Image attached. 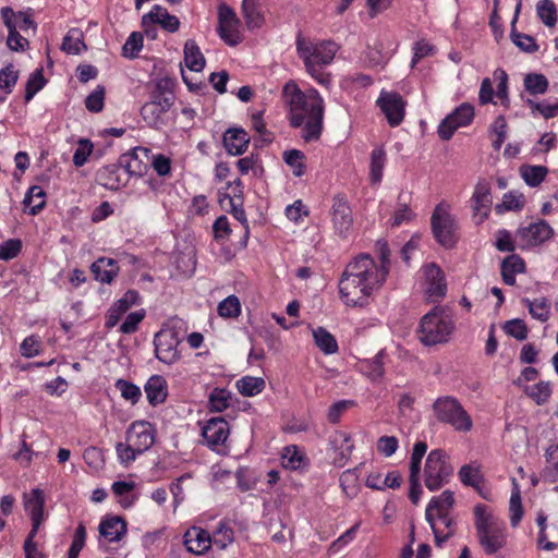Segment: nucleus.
I'll use <instances>...</instances> for the list:
<instances>
[{"mask_svg": "<svg viewBox=\"0 0 558 558\" xmlns=\"http://www.w3.org/2000/svg\"><path fill=\"white\" fill-rule=\"evenodd\" d=\"M379 257L367 254L350 262L339 281V292L349 306H362L368 298L385 283L390 270L389 250L385 243L379 246Z\"/></svg>", "mask_w": 558, "mask_h": 558, "instance_id": "nucleus-1", "label": "nucleus"}, {"mask_svg": "<svg viewBox=\"0 0 558 558\" xmlns=\"http://www.w3.org/2000/svg\"><path fill=\"white\" fill-rule=\"evenodd\" d=\"M283 96L289 104L291 126L301 129V136L306 142L318 140L325 111L319 93L315 88L302 90L294 82H288Z\"/></svg>", "mask_w": 558, "mask_h": 558, "instance_id": "nucleus-2", "label": "nucleus"}, {"mask_svg": "<svg viewBox=\"0 0 558 558\" xmlns=\"http://www.w3.org/2000/svg\"><path fill=\"white\" fill-rule=\"evenodd\" d=\"M296 49L300 58L303 60L307 73L319 84H327L329 78L320 71L323 66L330 64L338 51V46L333 41H311L310 39L299 37Z\"/></svg>", "mask_w": 558, "mask_h": 558, "instance_id": "nucleus-3", "label": "nucleus"}, {"mask_svg": "<svg viewBox=\"0 0 558 558\" xmlns=\"http://www.w3.org/2000/svg\"><path fill=\"white\" fill-rule=\"evenodd\" d=\"M475 529L478 542L486 554H495L507 543L505 522L495 515L485 505L474 508Z\"/></svg>", "mask_w": 558, "mask_h": 558, "instance_id": "nucleus-4", "label": "nucleus"}, {"mask_svg": "<svg viewBox=\"0 0 558 558\" xmlns=\"http://www.w3.org/2000/svg\"><path fill=\"white\" fill-rule=\"evenodd\" d=\"M454 505V495L451 490H445L439 496L430 499L425 511L426 521L429 523L436 545L442 544L451 536V523L449 511Z\"/></svg>", "mask_w": 558, "mask_h": 558, "instance_id": "nucleus-5", "label": "nucleus"}, {"mask_svg": "<svg viewBox=\"0 0 558 558\" xmlns=\"http://www.w3.org/2000/svg\"><path fill=\"white\" fill-rule=\"evenodd\" d=\"M453 328L451 315L436 306L421 318L417 336L424 345H436L447 342Z\"/></svg>", "mask_w": 558, "mask_h": 558, "instance_id": "nucleus-6", "label": "nucleus"}, {"mask_svg": "<svg viewBox=\"0 0 558 558\" xmlns=\"http://www.w3.org/2000/svg\"><path fill=\"white\" fill-rule=\"evenodd\" d=\"M433 411L439 422L449 424L457 432L468 433L473 427L471 416L454 397L437 398L433 403Z\"/></svg>", "mask_w": 558, "mask_h": 558, "instance_id": "nucleus-7", "label": "nucleus"}, {"mask_svg": "<svg viewBox=\"0 0 558 558\" xmlns=\"http://www.w3.org/2000/svg\"><path fill=\"white\" fill-rule=\"evenodd\" d=\"M453 468L448 462L447 456L441 450H432L425 463V486L434 492L447 483L452 475Z\"/></svg>", "mask_w": 558, "mask_h": 558, "instance_id": "nucleus-8", "label": "nucleus"}, {"mask_svg": "<svg viewBox=\"0 0 558 558\" xmlns=\"http://www.w3.org/2000/svg\"><path fill=\"white\" fill-rule=\"evenodd\" d=\"M457 228V221L450 213L449 205L445 203L437 205L432 216V229L437 242L445 247L453 246Z\"/></svg>", "mask_w": 558, "mask_h": 558, "instance_id": "nucleus-9", "label": "nucleus"}, {"mask_svg": "<svg viewBox=\"0 0 558 558\" xmlns=\"http://www.w3.org/2000/svg\"><path fill=\"white\" fill-rule=\"evenodd\" d=\"M554 236V229L545 220L522 226L515 231V243L519 250L531 251L542 246Z\"/></svg>", "mask_w": 558, "mask_h": 558, "instance_id": "nucleus-10", "label": "nucleus"}, {"mask_svg": "<svg viewBox=\"0 0 558 558\" xmlns=\"http://www.w3.org/2000/svg\"><path fill=\"white\" fill-rule=\"evenodd\" d=\"M179 333L174 328L165 326L155 335V354L156 357L165 364H173L179 357L178 345L180 343Z\"/></svg>", "mask_w": 558, "mask_h": 558, "instance_id": "nucleus-11", "label": "nucleus"}, {"mask_svg": "<svg viewBox=\"0 0 558 558\" xmlns=\"http://www.w3.org/2000/svg\"><path fill=\"white\" fill-rule=\"evenodd\" d=\"M230 435L229 423L223 417H211L204 422L202 436L207 447L214 451L222 452Z\"/></svg>", "mask_w": 558, "mask_h": 558, "instance_id": "nucleus-12", "label": "nucleus"}, {"mask_svg": "<svg viewBox=\"0 0 558 558\" xmlns=\"http://www.w3.org/2000/svg\"><path fill=\"white\" fill-rule=\"evenodd\" d=\"M474 118V107L469 102H463L448 114L438 126V135L440 138L448 141L454 132L468 126Z\"/></svg>", "mask_w": 558, "mask_h": 558, "instance_id": "nucleus-13", "label": "nucleus"}, {"mask_svg": "<svg viewBox=\"0 0 558 558\" xmlns=\"http://www.w3.org/2000/svg\"><path fill=\"white\" fill-rule=\"evenodd\" d=\"M423 271V291L429 302H438L447 293V282L444 271L434 263L427 264L422 268Z\"/></svg>", "mask_w": 558, "mask_h": 558, "instance_id": "nucleus-14", "label": "nucleus"}, {"mask_svg": "<svg viewBox=\"0 0 558 558\" xmlns=\"http://www.w3.org/2000/svg\"><path fill=\"white\" fill-rule=\"evenodd\" d=\"M470 204L474 222L483 223L488 218L493 205L492 189L487 181L481 180L476 183Z\"/></svg>", "mask_w": 558, "mask_h": 558, "instance_id": "nucleus-15", "label": "nucleus"}, {"mask_svg": "<svg viewBox=\"0 0 558 558\" xmlns=\"http://www.w3.org/2000/svg\"><path fill=\"white\" fill-rule=\"evenodd\" d=\"M330 216L335 232L341 238H348L353 228V217L351 207L343 196L333 197Z\"/></svg>", "mask_w": 558, "mask_h": 558, "instance_id": "nucleus-16", "label": "nucleus"}, {"mask_svg": "<svg viewBox=\"0 0 558 558\" xmlns=\"http://www.w3.org/2000/svg\"><path fill=\"white\" fill-rule=\"evenodd\" d=\"M219 35L229 46H236L241 40L240 22L233 12L227 5L219 8Z\"/></svg>", "mask_w": 558, "mask_h": 558, "instance_id": "nucleus-17", "label": "nucleus"}, {"mask_svg": "<svg viewBox=\"0 0 558 558\" xmlns=\"http://www.w3.org/2000/svg\"><path fill=\"white\" fill-rule=\"evenodd\" d=\"M45 494L39 488L24 494V508L31 517L33 535L38 534L39 527L45 521Z\"/></svg>", "mask_w": 558, "mask_h": 558, "instance_id": "nucleus-18", "label": "nucleus"}, {"mask_svg": "<svg viewBox=\"0 0 558 558\" xmlns=\"http://www.w3.org/2000/svg\"><path fill=\"white\" fill-rule=\"evenodd\" d=\"M126 440L141 453L147 451L154 444L155 435L150 423L137 421L132 423L126 432Z\"/></svg>", "mask_w": 558, "mask_h": 558, "instance_id": "nucleus-19", "label": "nucleus"}, {"mask_svg": "<svg viewBox=\"0 0 558 558\" xmlns=\"http://www.w3.org/2000/svg\"><path fill=\"white\" fill-rule=\"evenodd\" d=\"M183 544L191 554L202 556L211 548L210 532L197 525L189 527L183 535Z\"/></svg>", "mask_w": 558, "mask_h": 558, "instance_id": "nucleus-20", "label": "nucleus"}, {"mask_svg": "<svg viewBox=\"0 0 558 558\" xmlns=\"http://www.w3.org/2000/svg\"><path fill=\"white\" fill-rule=\"evenodd\" d=\"M377 105L391 126H397L402 122L404 117V102L400 95L383 92L377 99Z\"/></svg>", "mask_w": 558, "mask_h": 558, "instance_id": "nucleus-21", "label": "nucleus"}, {"mask_svg": "<svg viewBox=\"0 0 558 558\" xmlns=\"http://www.w3.org/2000/svg\"><path fill=\"white\" fill-rule=\"evenodd\" d=\"M140 303V295L135 290L126 291L117 300L106 313L105 326L108 329L116 327L121 317L133 306Z\"/></svg>", "mask_w": 558, "mask_h": 558, "instance_id": "nucleus-22", "label": "nucleus"}, {"mask_svg": "<svg viewBox=\"0 0 558 558\" xmlns=\"http://www.w3.org/2000/svg\"><path fill=\"white\" fill-rule=\"evenodd\" d=\"M155 24L160 25L167 32L174 33L179 29L180 21L175 15L169 14L167 9L156 4L142 17L144 28L148 29Z\"/></svg>", "mask_w": 558, "mask_h": 558, "instance_id": "nucleus-23", "label": "nucleus"}, {"mask_svg": "<svg viewBox=\"0 0 558 558\" xmlns=\"http://www.w3.org/2000/svg\"><path fill=\"white\" fill-rule=\"evenodd\" d=\"M231 194L221 195L219 202L222 207L230 206L233 217L243 225L247 223L245 211L242 207V182L240 179L234 180L229 184Z\"/></svg>", "mask_w": 558, "mask_h": 558, "instance_id": "nucleus-24", "label": "nucleus"}, {"mask_svg": "<svg viewBox=\"0 0 558 558\" xmlns=\"http://www.w3.org/2000/svg\"><path fill=\"white\" fill-rule=\"evenodd\" d=\"M147 401L150 405L162 404L168 397V383L161 375H151L144 385Z\"/></svg>", "mask_w": 558, "mask_h": 558, "instance_id": "nucleus-25", "label": "nucleus"}, {"mask_svg": "<svg viewBox=\"0 0 558 558\" xmlns=\"http://www.w3.org/2000/svg\"><path fill=\"white\" fill-rule=\"evenodd\" d=\"M233 522L228 519L220 520L215 529L210 532V539L213 546L219 550H226L234 541V526Z\"/></svg>", "mask_w": 558, "mask_h": 558, "instance_id": "nucleus-26", "label": "nucleus"}, {"mask_svg": "<svg viewBox=\"0 0 558 558\" xmlns=\"http://www.w3.org/2000/svg\"><path fill=\"white\" fill-rule=\"evenodd\" d=\"M2 20L9 33L22 32L28 34L34 28V23L26 13L14 12L9 8L2 9Z\"/></svg>", "mask_w": 558, "mask_h": 558, "instance_id": "nucleus-27", "label": "nucleus"}, {"mask_svg": "<svg viewBox=\"0 0 558 558\" xmlns=\"http://www.w3.org/2000/svg\"><path fill=\"white\" fill-rule=\"evenodd\" d=\"M522 7V0H517L515 10H514V16L511 21V33L510 37L512 43L523 52L526 53H534L538 50V45L536 44L534 37L522 34L515 31V23L518 21L520 11Z\"/></svg>", "mask_w": 558, "mask_h": 558, "instance_id": "nucleus-28", "label": "nucleus"}, {"mask_svg": "<svg viewBox=\"0 0 558 558\" xmlns=\"http://www.w3.org/2000/svg\"><path fill=\"white\" fill-rule=\"evenodd\" d=\"M250 143L247 133L242 129H230L223 135L226 150L233 156L242 155Z\"/></svg>", "mask_w": 558, "mask_h": 558, "instance_id": "nucleus-29", "label": "nucleus"}, {"mask_svg": "<svg viewBox=\"0 0 558 558\" xmlns=\"http://www.w3.org/2000/svg\"><path fill=\"white\" fill-rule=\"evenodd\" d=\"M330 445L338 453V457L335 458V463L340 466L344 465L353 451L351 436L345 432L338 430L331 436Z\"/></svg>", "mask_w": 558, "mask_h": 558, "instance_id": "nucleus-30", "label": "nucleus"}, {"mask_svg": "<svg viewBox=\"0 0 558 558\" xmlns=\"http://www.w3.org/2000/svg\"><path fill=\"white\" fill-rule=\"evenodd\" d=\"M90 270L96 280L110 283L117 277L119 266L114 259L101 257L92 264Z\"/></svg>", "mask_w": 558, "mask_h": 558, "instance_id": "nucleus-31", "label": "nucleus"}, {"mask_svg": "<svg viewBox=\"0 0 558 558\" xmlns=\"http://www.w3.org/2000/svg\"><path fill=\"white\" fill-rule=\"evenodd\" d=\"M99 532L108 542H119L126 533V523L119 517L108 518L101 521Z\"/></svg>", "mask_w": 558, "mask_h": 558, "instance_id": "nucleus-32", "label": "nucleus"}, {"mask_svg": "<svg viewBox=\"0 0 558 558\" xmlns=\"http://www.w3.org/2000/svg\"><path fill=\"white\" fill-rule=\"evenodd\" d=\"M135 487L136 484L133 481H117L112 484V493L118 498V502L121 507L126 509L135 504L137 499V496L134 494Z\"/></svg>", "mask_w": 558, "mask_h": 558, "instance_id": "nucleus-33", "label": "nucleus"}, {"mask_svg": "<svg viewBox=\"0 0 558 558\" xmlns=\"http://www.w3.org/2000/svg\"><path fill=\"white\" fill-rule=\"evenodd\" d=\"M521 303L529 310L530 315L541 322L546 323L550 317L551 304L542 296L531 300L529 298L522 299Z\"/></svg>", "mask_w": 558, "mask_h": 558, "instance_id": "nucleus-34", "label": "nucleus"}, {"mask_svg": "<svg viewBox=\"0 0 558 558\" xmlns=\"http://www.w3.org/2000/svg\"><path fill=\"white\" fill-rule=\"evenodd\" d=\"M525 271L524 260L515 254L506 257L501 264L502 280L508 286L515 283V275Z\"/></svg>", "mask_w": 558, "mask_h": 558, "instance_id": "nucleus-35", "label": "nucleus"}, {"mask_svg": "<svg viewBox=\"0 0 558 558\" xmlns=\"http://www.w3.org/2000/svg\"><path fill=\"white\" fill-rule=\"evenodd\" d=\"M46 192L39 185L31 186L24 197V210L31 215L38 214L46 205Z\"/></svg>", "mask_w": 558, "mask_h": 558, "instance_id": "nucleus-36", "label": "nucleus"}, {"mask_svg": "<svg viewBox=\"0 0 558 558\" xmlns=\"http://www.w3.org/2000/svg\"><path fill=\"white\" fill-rule=\"evenodd\" d=\"M184 62L185 65L194 72H201L205 66V58L203 53L201 52L199 47L197 44L189 39L184 45Z\"/></svg>", "mask_w": 558, "mask_h": 558, "instance_id": "nucleus-37", "label": "nucleus"}, {"mask_svg": "<svg viewBox=\"0 0 558 558\" xmlns=\"http://www.w3.org/2000/svg\"><path fill=\"white\" fill-rule=\"evenodd\" d=\"M238 391L244 397H255L266 387L265 379L256 376H243L235 381Z\"/></svg>", "mask_w": 558, "mask_h": 558, "instance_id": "nucleus-38", "label": "nucleus"}, {"mask_svg": "<svg viewBox=\"0 0 558 558\" xmlns=\"http://www.w3.org/2000/svg\"><path fill=\"white\" fill-rule=\"evenodd\" d=\"M548 169L545 166L523 165L520 167V175L531 187L538 186L546 178Z\"/></svg>", "mask_w": 558, "mask_h": 558, "instance_id": "nucleus-39", "label": "nucleus"}, {"mask_svg": "<svg viewBox=\"0 0 558 558\" xmlns=\"http://www.w3.org/2000/svg\"><path fill=\"white\" fill-rule=\"evenodd\" d=\"M232 402V393L225 388H215L208 396V408L211 412H222Z\"/></svg>", "mask_w": 558, "mask_h": 558, "instance_id": "nucleus-40", "label": "nucleus"}, {"mask_svg": "<svg viewBox=\"0 0 558 558\" xmlns=\"http://www.w3.org/2000/svg\"><path fill=\"white\" fill-rule=\"evenodd\" d=\"M313 338L319 350L327 355L333 354L338 351V343L336 338L323 327L313 329Z\"/></svg>", "mask_w": 558, "mask_h": 558, "instance_id": "nucleus-41", "label": "nucleus"}, {"mask_svg": "<svg viewBox=\"0 0 558 558\" xmlns=\"http://www.w3.org/2000/svg\"><path fill=\"white\" fill-rule=\"evenodd\" d=\"M524 392L538 405L546 404L553 393L550 381L541 380L537 384L526 386Z\"/></svg>", "mask_w": 558, "mask_h": 558, "instance_id": "nucleus-42", "label": "nucleus"}, {"mask_svg": "<svg viewBox=\"0 0 558 558\" xmlns=\"http://www.w3.org/2000/svg\"><path fill=\"white\" fill-rule=\"evenodd\" d=\"M86 49L83 33L78 28H71L62 43V50L69 54H78Z\"/></svg>", "mask_w": 558, "mask_h": 558, "instance_id": "nucleus-43", "label": "nucleus"}, {"mask_svg": "<svg viewBox=\"0 0 558 558\" xmlns=\"http://www.w3.org/2000/svg\"><path fill=\"white\" fill-rule=\"evenodd\" d=\"M141 114L149 126L159 128L165 123V107H158V105L151 101L146 102L142 107Z\"/></svg>", "mask_w": 558, "mask_h": 558, "instance_id": "nucleus-44", "label": "nucleus"}, {"mask_svg": "<svg viewBox=\"0 0 558 558\" xmlns=\"http://www.w3.org/2000/svg\"><path fill=\"white\" fill-rule=\"evenodd\" d=\"M386 163V153L383 147H376L371 154V169L369 177L374 184H377L383 179V171Z\"/></svg>", "mask_w": 558, "mask_h": 558, "instance_id": "nucleus-45", "label": "nucleus"}, {"mask_svg": "<svg viewBox=\"0 0 558 558\" xmlns=\"http://www.w3.org/2000/svg\"><path fill=\"white\" fill-rule=\"evenodd\" d=\"M509 513H510V523L513 527L519 525L520 521L523 517V508L521 500V492L518 483L513 481V487L511 490L510 501H509Z\"/></svg>", "mask_w": 558, "mask_h": 558, "instance_id": "nucleus-46", "label": "nucleus"}, {"mask_svg": "<svg viewBox=\"0 0 558 558\" xmlns=\"http://www.w3.org/2000/svg\"><path fill=\"white\" fill-rule=\"evenodd\" d=\"M536 14L547 27H554L557 23V8L551 0H539L536 3Z\"/></svg>", "mask_w": 558, "mask_h": 558, "instance_id": "nucleus-47", "label": "nucleus"}, {"mask_svg": "<svg viewBox=\"0 0 558 558\" xmlns=\"http://www.w3.org/2000/svg\"><path fill=\"white\" fill-rule=\"evenodd\" d=\"M384 352L380 351L374 359L365 360L360 363L361 371L371 379L377 380L384 376L385 369L383 364Z\"/></svg>", "mask_w": 558, "mask_h": 558, "instance_id": "nucleus-48", "label": "nucleus"}, {"mask_svg": "<svg viewBox=\"0 0 558 558\" xmlns=\"http://www.w3.org/2000/svg\"><path fill=\"white\" fill-rule=\"evenodd\" d=\"M304 462V454L299 447L291 445L283 448L281 453V464L284 469L298 470Z\"/></svg>", "mask_w": 558, "mask_h": 558, "instance_id": "nucleus-49", "label": "nucleus"}, {"mask_svg": "<svg viewBox=\"0 0 558 558\" xmlns=\"http://www.w3.org/2000/svg\"><path fill=\"white\" fill-rule=\"evenodd\" d=\"M525 203L523 194L510 191L502 196V201L500 204H497L495 209L498 214H502L504 211L509 210H520L523 208Z\"/></svg>", "mask_w": 558, "mask_h": 558, "instance_id": "nucleus-50", "label": "nucleus"}, {"mask_svg": "<svg viewBox=\"0 0 558 558\" xmlns=\"http://www.w3.org/2000/svg\"><path fill=\"white\" fill-rule=\"evenodd\" d=\"M459 477L464 485L478 486L483 480L480 464L472 462L463 465L459 471Z\"/></svg>", "mask_w": 558, "mask_h": 558, "instance_id": "nucleus-51", "label": "nucleus"}, {"mask_svg": "<svg viewBox=\"0 0 558 558\" xmlns=\"http://www.w3.org/2000/svg\"><path fill=\"white\" fill-rule=\"evenodd\" d=\"M524 88L532 95H543L548 88V80L543 74H526L523 81Z\"/></svg>", "mask_w": 558, "mask_h": 558, "instance_id": "nucleus-52", "label": "nucleus"}, {"mask_svg": "<svg viewBox=\"0 0 558 558\" xmlns=\"http://www.w3.org/2000/svg\"><path fill=\"white\" fill-rule=\"evenodd\" d=\"M116 388L120 391L121 397L131 404H136L142 397L141 388L129 380L118 379Z\"/></svg>", "mask_w": 558, "mask_h": 558, "instance_id": "nucleus-53", "label": "nucleus"}, {"mask_svg": "<svg viewBox=\"0 0 558 558\" xmlns=\"http://www.w3.org/2000/svg\"><path fill=\"white\" fill-rule=\"evenodd\" d=\"M217 312L223 318H236L241 314L240 300L235 295H229L219 302Z\"/></svg>", "mask_w": 558, "mask_h": 558, "instance_id": "nucleus-54", "label": "nucleus"}, {"mask_svg": "<svg viewBox=\"0 0 558 558\" xmlns=\"http://www.w3.org/2000/svg\"><path fill=\"white\" fill-rule=\"evenodd\" d=\"M46 80L41 69L35 70L28 77L25 87V100L29 101L33 97L44 88Z\"/></svg>", "mask_w": 558, "mask_h": 558, "instance_id": "nucleus-55", "label": "nucleus"}, {"mask_svg": "<svg viewBox=\"0 0 558 558\" xmlns=\"http://www.w3.org/2000/svg\"><path fill=\"white\" fill-rule=\"evenodd\" d=\"M242 10L246 24L250 28L259 27L262 25L263 15L257 10L254 0H243Z\"/></svg>", "mask_w": 558, "mask_h": 558, "instance_id": "nucleus-56", "label": "nucleus"}, {"mask_svg": "<svg viewBox=\"0 0 558 558\" xmlns=\"http://www.w3.org/2000/svg\"><path fill=\"white\" fill-rule=\"evenodd\" d=\"M340 486L344 493V495L349 498H354L357 495V475L355 471L347 470L344 471L339 478Z\"/></svg>", "mask_w": 558, "mask_h": 558, "instance_id": "nucleus-57", "label": "nucleus"}, {"mask_svg": "<svg viewBox=\"0 0 558 558\" xmlns=\"http://www.w3.org/2000/svg\"><path fill=\"white\" fill-rule=\"evenodd\" d=\"M94 149V144L87 138H80L77 142V147L75 148L73 155V163L75 167H83L88 157L92 155Z\"/></svg>", "mask_w": 558, "mask_h": 558, "instance_id": "nucleus-58", "label": "nucleus"}, {"mask_svg": "<svg viewBox=\"0 0 558 558\" xmlns=\"http://www.w3.org/2000/svg\"><path fill=\"white\" fill-rule=\"evenodd\" d=\"M360 526H361V521H357L352 527L347 530L336 541H333L328 548V554L335 555L339 550H341L344 546H347L349 543H351L354 539L355 533L357 532Z\"/></svg>", "mask_w": 558, "mask_h": 558, "instance_id": "nucleus-59", "label": "nucleus"}, {"mask_svg": "<svg viewBox=\"0 0 558 558\" xmlns=\"http://www.w3.org/2000/svg\"><path fill=\"white\" fill-rule=\"evenodd\" d=\"M283 160L291 167L295 177H301L304 173V154L296 149L284 151Z\"/></svg>", "mask_w": 558, "mask_h": 558, "instance_id": "nucleus-60", "label": "nucleus"}, {"mask_svg": "<svg viewBox=\"0 0 558 558\" xmlns=\"http://www.w3.org/2000/svg\"><path fill=\"white\" fill-rule=\"evenodd\" d=\"M527 106L532 110V112H538L545 119L554 118L558 114V100L555 102L542 101L537 102L531 99L526 100Z\"/></svg>", "mask_w": 558, "mask_h": 558, "instance_id": "nucleus-61", "label": "nucleus"}, {"mask_svg": "<svg viewBox=\"0 0 558 558\" xmlns=\"http://www.w3.org/2000/svg\"><path fill=\"white\" fill-rule=\"evenodd\" d=\"M143 48V36L133 32L122 47V54L126 58H136Z\"/></svg>", "mask_w": 558, "mask_h": 558, "instance_id": "nucleus-62", "label": "nucleus"}, {"mask_svg": "<svg viewBox=\"0 0 558 558\" xmlns=\"http://www.w3.org/2000/svg\"><path fill=\"white\" fill-rule=\"evenodd\" d=\"M504 330L507 335L515 338L517 340H525L529 333L527 326L524 320L514 318L506 322Z\"/></svg>", "mask_w": 558, "mask_h": 558, "instance_id": "nucleus-63", "label": "nucleus"}, {"mask_svg": "<svg viewBox=\"0 0 558 558\" xmlns=\"http://www.w3.org/2000/svg\"><path fill=\"white\" fill-rule=\"evenodd\" d=\"M116 451L118 459L121 464L129 465L133 461H135L138 454H142L140 451L135 450V447L131 446V444L126 440V442H118L116 446Z\"/></svg>", "mask_w": 558, "mask_h": 558, "instance_id": "nucleus-64", "label": "nucleus"}]
</instances>
